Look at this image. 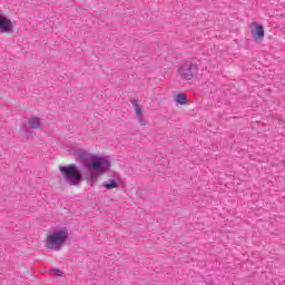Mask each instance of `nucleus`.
<instances>
[{"label":"nucleus","mask_w":285,"mask_h":285,"mask_svg":"<svg viewBox=\"0 0 285 285\" xmlns=\"http://www.w3.org/2000/svg\"><path fill=\"white\" fill-rule=\"evenodd\" d=\"M264 38V26L258 24L256 26L255 32H254V39H263Z\"/></svg>","instance_id":"10"},{"label":"nucleus","mask_w":285,"mask_h":285,"mask_svg":"<svg viewBox=\"0 0 285 285\" xmlns=\"http://www.w3.org/2000/svg\"><path fill=\"white\" fill-rule=\"evenodd\" d=\"M104 186L107 188V190H112V188H119V183H117L115 179H109L104 183Z\"/></svg>","instance_id":"8"},{"label":"nucleus","mask_w":285,"mask_h":285,"mask_svg":"<svg viewBox=\"0 0 285 285\" xmlns=\"http://www.w3.org/2000/svg\"><path fill=\"white\" fill-rule=\"evenodd\" d=\"M51 275H53L55 277H61L62 272L61 269H51Z\"/></svg>","instance_id":"12"},{"label":"nucleus","mask_w":285,"mask_h":285,"mask_svg":"<svg viewBox=\"0 0 285 285\" xmlns=\"http://www.w3.org/2000/svg\"><path fill=\"white\" fill-rule=\"evenodd\" d=\"M14 31V22L8 17L0 14V32L2 35H10Z\"/></svg>","instance_id":"5"},{"label":"nucleus","mask_w":285,"mask_h":285,"mask_svg":"<svg viewBox=\"0 0 285 285\" xmlns=\"http://www.w3.org/2000/svg\"><path fill=\"white\" fill-rule=\"evenodd\" d=\"M175 101L176 104H179L180 106L186 104V95L184 94H178L176 97H175Z\"/></svg>","instance_id":"11"},{"label":"nucleus","mask_w":285,"mask_h":285,"mask_svg":"<svg viewBox=\"0 0 285 285\" xmlns=\"http://www.w3.org/2000/svg\"><path fill=\"white\" fill-rule=\"evenodd\" d=\"M199 73V66L193 61H184L178 65V75L183 81H190Z\"/></svg>","instance_id":"4"},{"label":"nucleus","mask_w":285,"mask_h":285,"mask_svg":"<svg viewBox=\"0 0 285 285\" xmlns=\"http://www.w3.org/2000/svg\"><path fill=\"white\" fill-rule=\"evenodd\" d=\"M90 174L88 175H86V179H87V181H89V184L91 185V186H95V184H97V170H94V171H89Z\"/></svg>","instance_id":"9"},{"label":"nucleus","mask_w":285,"mask_h":285,"mask_svg":"<svg viewBox=\"0 0 285 285\" xmlns=\"http://www.w3.org/2000/svg\"><path fill=\"white\" fill-rule=\"evenodd\" d=\"M69 154L72 155V157H78L82 164H87L88 173L96 170V173L104 174L110 168V160H108V158L90 154L82 148L72 147L69 149Z\"/></svg>","instance_id":"1"},{"label":"nucleus","mask_w":285,"mask_h":285,"mask_svg":"<svg viewBox=\"0 0 285 285\" xmlns=\"http://www.w3.org/2000/svg\"><path fill=\"white\" fill-rule=\"evenodd\" d=\"M28 122H29V127L32 130H37V129L41 128V118H39V117H32L28 120Z\"/></svg>","instance_id":"7"},{"label":"nucleus","mask_w":285,"mask_h":285,"mask_svg":"<svg viewBox=\"0 0 285 285\" xmlns=\"http://www.w3.org/2000/svg\"><path fill=\"white\" fill-rule=\"evenodd\" d=\"M66 239H68L67 228L53 230L52 234L47 235L45 248L47 250H61L63 244H66Z\"/></svg>","instance_id":"2"},{"label":"nucleus","mask_w":285,"mask_h":285,"mask_svg":"<svg viewBox=\"0 0 285 285\" xmlns=\"http://www.w3.org/2000/svg\"><path fill=\"white\" fill-rule=\"evenodd\" d=\"M130 104L134 107L136 117L138 118L140 126H146V119H144V110H141V105H139V100L130 98Z\"/></svg>","instance_id":"6"},{"label":"nucleus","mask_w":285,"mask_h":285,"mask_svg":"<svg viewBox=\"0 0 285 285\" xmlns=\"http://www.w3.org/2000/svg\"><path fill=\"white\" fill-rule=\"evenodd\" d=\"M59 170L69 186H79L81 184V170L77 165L60 166Z\"/></svg>","instance_id":"3"}]
</instances>
